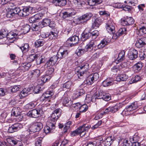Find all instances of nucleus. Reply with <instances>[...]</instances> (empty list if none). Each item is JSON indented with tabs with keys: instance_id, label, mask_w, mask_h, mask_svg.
I'll return each instance as SVG.
<instances>
[{
	"instance_id": "obj_31",
	"label": "nucleus",
	"mask_w": 146,
	"mask_h": 146,
	"mask_svg": "<svg viewBox=\"0 0 146 146\" xmlns=\"http://www.w3.org/2000/svg\"><path fill=\"white\" fill-rule=\"evenodd\" d=\"M19 32L17 31L15 33L10 32L9 33H7V35L6 36L7 38L9 39H12L14 38H15L18 35Z\"/></svg>"
},
{
	"instance_id": "obj_8",
	"label": "nucleus",
	"mask_w": 146,
	"mask_h": 146,
	"mask_svg": "<svg viewBox=\"0 0 146 146\" xmlns=\"http://www.w3.org/2000/svg\"><path fill=\"white\" fill-rule=\"evenodd\" d=\"M63 106L68 108L70 107L73 104V102L70 97H68L66 93L64 94L61 98Z\"/></svg>"
},
{
	"instance_id": "obj_58",
	"label": "nucleus",
	"mask_w": 146,
	"mask_h": 146,
	"mask_svg": "<svg viewBox=\"0 0 146 146\" xmlns=\"http://www.w3.org/2000/svg\"><path fill=\"white\" fill-rule=\"evenodd\" d=\"M91 36L93 39L96 38L100 34L99 32L97 30H94L91 32Z\"/></svg>"
},
{
	"instance_id": "obj_23",
	"label": "nucleus",
	"mask_w": 146,
	"mask_h": 146,
	"mask_svg": "<svg viewBox=\"0 0 146 146\" xmlns=\"http://www.w3.org/2000/svg\"><path fill=\"white\" fill-rule=\"evenodd\" d=\"M58 31L55 28L49 33V38L51 40L56 38L58 36Z\"/></svg>"
},
{
	"instance_id": "obj_21",
	"label": "nucleus",
	"mask_w": 146,
	"mask_h": 146,
	"mask_svg": "<svg viewBox=\"0 0 146 146\" xmlns=\"http://www.w3.org/2000/svg\"><path fill=\"white\" fill-rule=\"evenodd\" d=\"M85 91L83 88H78L74 91L73 97L74 98H76L84 94Z\"/></svg>"
},
{
	"instance_id": "obj_18",
	"label": "nucleus",
	"mask_w": 146,
	"mask_h": 146,
	"mask_svg": "<svg viewBox=\"0 0 146 146\" xmlns=\"http://www.w3.org/2000/svg\"><path fill=\"white\" fill-rule=\"evenodd\" d=\"M134 19L131 17H129L122 20L121 23L123 26H125L132 25L134 23Z\"/></svg>"
},
{
	"instance_id": "obj_5",
	"label": "nucleus",
	"mask_w": 146,
	"mask_h": 146,
	"mask_svg": "<svg viewBox=\"0 0 146 146\" xmlns=\"http://www.w3.org/2000/svg\"><path fill=\"white\" fill-rule=\"evenodd\" d=\"M47 123V125L44 128L45 133L47 134L53 132V130L56 127V122L49 119Z\"/></svg>"
},
{
	"instance_id": "obj_4",
	"label": "nucleus",
	"mask_w": 146,
	"mask_h": 146,
	"mask_svg": "<svg viewBox=\"0 0 146 146\" xmlns=\"http://www.w3.org/2000/svg\"><path fill=\"white\" fill-rule=\"evenodd\" d=\"M91 126L84 124L82 126L79 127L78 128L71 133V135L72 137L77 135L80 134V136H84L90 128Z\"/></svg>"
},
{
	"instance_id": "obj_57",
	"label": "nucleus",
	"mask_w": 146,
	"mask_h": 146,
	"mask_svg": "<svg viewBox=\"0 0 146 146\" xmlns=\"http://www.w3.org/2000/svg\"><path fill=\"white\" fill-rule=\"evenodd\" d=\"M6 16L7 17L10 18L14 17L15 16V14H14L13 13V11H12L11 9H10L7 11Z\"/></svg>"
},
{
	"instance_id": "obj_56",
	"label": "nucleus",
	"mask_w": 146,
	"mask_h": 146,
	"mask_svg": "<svg viewBox=\"0 0 146 146\" xmlns=\"http://www.w3.org/2000/svg\"><path fill=\"white\" fill-rule=\"evenodd\" d=\"M91 36V33H85L84 32L82 34V39L85 40L88 39Z\"/></svg>"
},
{
	"instance_id": "obj_63",
	"label": "nucleus",
	"mask_w": 146,
	"mask_h": 146,
	"mask_svg": "<svg viewBox=\"0 0 146 146\" xmlns=\"http://www.w3.org/2000/svg\"><path fill=\"white\" fill-rule=\"evenodd\" d=\"M42 138L40 137L36 139L35 140V146H41L42 144Z\"/></svg>"
},
{
	"instance_id": "obj_22",
	"label": "nucleus",
	"mask_w": 146,
	"mask_h": 146,
	"mask_svg": "<svg viewBox=\"0 0 146 146\" xmlns=\"http://www.w3.org/2000/svg\"><path fill=\"white\" fill-rule=\"evenodd\" d=\"M125 54V52L124 50H122L118 54V57L115 60V62L117 64L122 62L124 59Z\"/></svg>"
},
{
	"instance_id": "obj_49",
	"label": "nucleus",
	"mask_w": 146,
	"mask_h": 146,
	"mask_svg": "<svg viewBox=\"0 0 146 146\" xmlns=\"http://www.w3.org/2000/svg\"><path fill=\"white\" fill-rule=\"evenodd\" d=\"M94 96H92L91 95L87 94L86 95L85 99V102L87 103H90L91 102L94 101Z\"/></svg>"
},
{
	"instance_id": "obj_59",
	"label": "nucleus",
	"mask_w": 146,
	"mask_h": 146,
	"mask_svg": "<svg viewBox=\"0 0 146 146\" xmlns=\"http://www.w3.org/2000/svg\"><path fill=\"white\" fill-rule=\"evenodd\" d=\"M140 139L139 137L136 135H134L132 137L130 138V141L131 143L132 142H138V141H139Z\"/></svg>"
},
{
	"instance_id": "obj_1",
	"label": "nucleus",
	"mask_w": 146,
	"mask_h": 146,
	"mask_svg": "<svg viewBox=\"0 0 146 146\" xmlns=\"http://www.w3.org/2000/svg\"><path fill=\"white\" fill-rule=\"evenodd\" d=\"M110 38L105 37L102 40L100 43L97 45L96 42L93 40H91L86 45L83 46L81 49H78L77 52L78 56L82 55L86 52H91L93 50L95 51L98 48L100 49L104 47L110 42Z\"/></svg>"
},
{
	"instance_id": "obj_11",
	"label": "nucleus",
	"mask_w": 146,
	"mask_h": 146,
	"mask_svg": "<svg viewBox=\"0 0 146 146\" xmlns=\"http://www.w3.org/2000/svg\"><path fill=\"white\" fill-rule=\"evenodd\" d=\"M23 127V126L20 123H15L9 128L8 129V132L9 133H12L19 130Z\"/></svg>"
},
{
	"instance_id": "obj_60",
	"label": "nucleus",
	"mask_w": 146,
	"mask_h": 146,
	"mask_svg": "<svg viewBox=\"0 0 146 146\" xmlns=\"http://www.w3.org/2000/svg\"><path fill=\"white\" fill-rule=\"evenodd\" d=\"M11 88H12L11 90V92H15L19 90L21 88V86L20 85H15L12 87H11Z\"/></svg>"
},
{
	"instance_id": "obj_26",
	"label": "nucleus",
	"mask_w": 146,
	"mask_h": 146,
	"mask_svg": "<svg viewBox=\"0 0 146 146\" xmlns=\"http://www.w3.org/2000/svg\"><path fill=\"white\" fill-rule=\"evenodd\" d=\"M40 71L38 69H36L32 70L29 73V74L31 77L35 78H38L40 75Z\"/></svg>"
},
{
	"instance_id": "obj_62",
	"label": "nucleus",
	"mask_w": 146,
	"mask_h": 146,
	"mask_svg": "<svg viewBox=\"0 0 146 146\" xmlns=\"http://www.w3.org/2000/svg\"><path fill=\"white\" fill-rule=\"evenodd\" d=\"M50 20L47 18L44 19L42 22V24L44 26H48Z\"/></svg>"
},
{
	"instance_id": "obj_3",
	"label": "nucleus",
	"mask_w": 146,
	"mask_h": 146,
	"mask_svg": "<svg viewBox=\"0 0 146 146\" xmlns=\"http://www.w3.org/2000/svg\"><path fill=\"white\" fill-rule=\"evenodd\" d=\"M78 68H79V70L77 74L78 77L81 79H84L89 74V72L88 70L89 68V65L88 63H84Z\"/></svg>"
},
{
	"instance_id": "obj_61",
	"label": "nucleus",
	"mask_w": 146,
	"mask_h": 146,
	"mask_svg": "<svg viewBox=\"0 0 146 146\" xmlns=\"http://www.w3.org/2000/svg\"><path fill=\"white\" fill-rule=\"evenodd\" d=\"M36 104V102H31L27 104L26 106L29 109H32L35 107Z\"/></svg>"
},
{
	"instance_id": "obj_36",
	"label": "nucleus",
	"mask_w": 146,
	"mask_h": 146,
	"mask_svg": "<svg viewBox=\"0 0 146 146\" xmlns=\"http://www.w3.org/2000/svg\"><path fill=\"white\" fill-rule=\"evenodd\" d=\"M102 0H88V3L90 6H93L101 3Z\"/></svg>"
},
{
	"instance_id": "obj_51",
	"label": "nucleus",
	"mask_w": 146,
	"mask_h": 146,
	"mask_svg": "<svg viewBox=\"0 0 146 146\" xmlns=\"http://www.w3.org/2000/svg\"><path fill=\"white\" fill-rule=\"evenodd\" d=\"M11 9L15 16L18 15L20 16V14L21 13V10L19 7H15V8Z\"/></svg>"
},
{
	"instance_id": "obj_28",
	"label": "nucleus",
	"mask_w": 146,
	"mask_h": 146,
	"mask_svg": "<svg viewBox=\"0 0 146 146\" xmlns=\"http://www.w3.org/2000/svg\"><path fill=\"white\" fill-rule=\"evenodd\" d=\"M9 142L11 144H14L15 146H22L23 143L21 141L15 139H9Z\"/></svg>"
},
{
	"instance_id": "obj_46",
	"label": "nucleus",
	"mask_w": 146,
	"mask_h": 146,
	"mask_svg": "<svg viewBox=\"0 0 146 146\" xmlns=\"http://www.w3.org/2000/svg\"><path fill=\"white\" fill-rule=\"evenodd\" d=\"M20 48L21 50L23 53H25L28 51L29 48V46L27 43L25 44L23 46L20 47Z\"/></svg>"
},
{
	"instance_id": "obj_45",
	"label": "nucleus",
	"mask_w": 146,
	"mask_h": 146,
	"mask_svg": "<svg viewBox=\"0 0 146 146\" xmlns=\"http://www.w3.org/2000/svg\"><path fill=\"white\" fill-rule=\"evenodd\" d=\"M7 31L6 29H3L0 31V39H2L6 37L7 35Z\"/></svg>"
},
{
	"instance_id": "obj_17",
	"label": "nucleus",
	"mask_w": 146,
	"mask_h": 146,
	"mask_svg": "<svg viewBox=\"0 0 146 146\" xmlns=\"http://www.w3.org/2000/svg\"><path fill=\"white\" fill-rule=\"evenodd\" d=\"M32 8L30 7H26L21 10L20 14V17H25L29 15L31 12Z\"/></svg>"
},
{
	"instance_id": "obj_48",
	"label": "nucleus",
	"mask_w": 146,
	"mask_h": 146,
	"mask_svg": "<svg viewBox=\"0 0 146 146\" xmlns=\"http://www.w3.org/2000/svg\"><path fill=\"white\" fill-rule=\"evenodd\" d=\"M71 41L73 42L74 45H76L79 41L78 36H77L74 35L71 37H70Z\"/></svg>"
},
{
	"instance_id": "obj_16",
	"label": "nucleus",
	"mask_w": 146,
	"mask_h": 146,
	"mask_svg": "<svg viewBox=\"0 0 146 146\" xmlns=\"http://www.w3.org/2000/svg\"><path fill=\"white\" fill-rule=\"evenodd\" d=\"M116 139L114 135L108 137L104 140V144L106 146H110Z\"/></svg>"
},
{
	"instance_id": "obj_50",
	"label": "nucleus",
	"mask_w": 146,
	"mask_h": 146,
	"mask_svg": "<svg viewBox=\"0 0 146 146\" xmlns=\"http://www.w3.org/2000/svg\"><path fill=\"white\" fill-rule=\"evenodd\" d=\"M73 2L75 5L79 7H80L83 5L85 4V2L84 1V0H73Z\"/></svg>"
},
{
	"instance_id": "obj_35",
	"label": "nucleus",
	"mask_w": 146,
	"mask_h": 146,
	"mask_svg": "<svg viewBox=\"0 0 146 146\" xmlns=\"http://www.w3.org/2000/svg\"><path fill=\"white\" fill-rule=\"evenodd\" d=\"M113 84L112 80L107 78L104 81L102 82V85L105 87H107L112 85Z\"/></svg>"
},
{
	"instance_id": "obj_39",
	"label": "nucleus",
	"mask_w": 146,
	"mask_h": 146,
	"mask_svg": "<svg viewBox=\"0 0 146 146\" xmlns=\"http://www.w3.org/2000/svg\"><path fill=\"white\" fill-rule=\"evenodd\" d=\"M105 95V93L103 92L102 91H100L98 92V93H97L96 95L94 96V98L95 100L102 99L103 98L104 95Z\"/></svg>"
},
{
	"instance_id": "obj_2",
	"label": "nucleus",
	"mask_w": 146,
	"mask_h": 146,
	"mask_svg": "<svg viewBox=\"0 0 146 146\" xmlns=\"http://www.w3.org/2000/svg\"><path fill=\"white\" fill-rule=\"evenodd\" d=\"M68 50H65L62 52H58L56 55H54L51 57L46 63L48 66L54 65L58 60L63 58L66 57L68 54Z\"/></svg>"
},
{
	"instance_id": "obj_32",
	"label": "nucleus",
	"mask_w": 146,
	"mask_h": 146,
	"mask_svg": "<svg viewBox=\"0 0 146 146\" xmlns=\"http://www.w3.org/2000/svg\"><path fill=\"white\" fill-rule=\"evenodd\" d=\"M21 113V110L19 107H14L11 112V115L15 116H18Z\"/></svg>"
},
{
	"instance_id": "obj_25",
	"label": "nucleus",
	"mask_w": 146,
	"mask_h": 146,
	"mask_svg": "<svg viewBox=\"0 0 146 146\" xmlns=\"http://www.w3.org/2000/svg\"><path fill=\"white\" fill-rule=\"evenodd\" d=\"M102 23L101 19L97 18L92 23V28L93 29H96L98 28Z\"/></svg>"
},
{
	"instance_id": "obj_20",
	"label": "nucleus",
	"mask_w": 146,
	"mask_h": 146,
	"mask_svg": "<svg viewBox=\"0 0 146 146\" xmlns=\"http://www.w3.org/2000/svg\"><path fill=\"white\" fill-rule=\"evenodd\" d=\"M31 65L30 63H25L20 65L18 68V70L24 72L29 70Z\"/></svg>"
},
{
	"instance_id": "obj_10",
	"label": "nucleus",
	"mask_w": 146,
	"mask_h": 146,
	"mask_svg": "<svg viewBox=\"0 0 146 146\" xmlns=\"http://www.w3.org/2000/svg\"><path fill=\"white\" fill-rule=\"evenodd\" d=\"M54 94V92L53 91H47L42 95L40 98V99L43 101H48V102H50V99Z\"/></svg>"
},
{
	"instance_id": "obj_12",
	"label": "nucleus",
	"mask_w": 146,
	"mask_h": 146,
	"mask_svg": "<svg viewBox=\"0 0 146 146\" xmlns=\"http://www.w3.org/2000/svg\"><path fill=\"white\" fill-rule=\"evenodd\" d=\"M75 11L72 9H69L62 13V17L64 19L68 20V18L75 15Z\"/></svg>"
},
{
	"instance_id": "obj_15",
	"label": "nucleus",
	"mask_w": 146,
	"mask_h": 146,
	"mask_svg": "<svg viewBox=\"0 0 146 146\" xmlns=\"http://www.w3.org/2000/svg\"><path fill=\"white\" fill-rule=\"evenodd\" d=\"M138 54L137 51L134 49L130 50L128 54L129 58L132 60L135 59L137 57Z\"/></svg>"
},
{
	"instance_id": "obj_42",
	"label": "nucleus",
	"mask_w": 146,
	"mask_h": 146,
	"mask_svg": "<svg viewBox=\"0 0 146 146\" xmlns=\"http://www.w3.org/2000/svg\"><path fill=\"white\" fill-rule=\"evenodd\" d=\"M52 77V75H50L46 74L42 76L41 80L43 82L45 83L49 81Z\"/></svg>"
},
{
	"instance_id": "obj_19",
	"label": "nucleus",
	"mask_w": 146,
	"mask_h": 146,
	"mask_svg": "<svg viewBox=\"0 0 146 146\" xmlns=\"http://www.w3.org/2000/svg\"><path fill=\"white\" fill-rule=\"evenodd\" d=\"M146 44V37H142L136 41L135 43L136 47L140 48Z\"/></svg>"
},
{
	"instance_id": "obj_7",
	"label": "nucleus",
	"mask_w": 146,
	"mask_h": 146,
	"mask_svg": "<svg viewBox=\"0 0 146 146\" xmlns=\"http://www.w3.org/2000/svg\"><path fill=\"white\" fill-rule=\"evenodd\" d=\"M42 110L40 108L34 109L28 112L27 114V116L32 118H37L40 116Z\"/></svg>"
},
{
	"instance_id": "obj_41",
	"label": "nucleus",
	"mask_w": 146,
	"mask_h": 146,
	"mask_svg": "<svg viewBox=\"0 0 146 146\" xmlns=\"http://www.w3.org/2000/svg\"><path fill=\"white\" fill-rule=\"evenodd\" d=\"M30 91L29 88H24L21 92L20 96L23 98H24L27 96L28 92Z\"/></svg>"
},
{
	"instance_id": "obj_40",
	"label": "nucleus",
	"mask_w": 146,
	"mask_h": 146,
	"mask_svg": "<svg viewBox=\"0 0 146 146\" xmlns=\"http://www.w3.org/2000/svg\"><path fill=\"white\" fill-rule=\"evenodd\" d=\"M44 43V40L43 39H39L36 41L35 44L36 47L38 48L42 46Z\"/></svg>"
},
{
	"instance_id": "obj_54",
	"label": "nucleus",
	"mask_w": 146,
	"mask_h": 146,
	"mask_svg": "<svg viewBox=\"0 0 146 146\" xmlns=\"http://www.w3.org/2000/svg\"><path fill=\"white\" fill-rule=\"evenodd\" d=\"M123 104L120 103L117 104L114 106H113L114 112L117 111L119 109L123 107Z\"/></svg>"
},
{
	"instance_id": "obj_24",
	"label": "nucleus",
	"mask_w": 146,
	"mask_h": 146,
	"mask_svg": "<svg viewBox=\"0 0 146 146\" xmlns=\"http://www.w3.org/2000/svg\"><path fill=\"white\" fill-rule=\"evenodd\" d=\"M138 108L137 102H133L130 105L127 106L126 110L127 111L130 112L135 110Z\"/></svg>"
},
{
	"instance_id": "obj_55",
	"label": "nucleus",
	"mask_w": 146,
	"mask_h": 146,
	"mask_svg": "<svg viewBox=\"0 0 146 146\" xmlns=\"http://www.w3.org/2000/svg\"><path fill=\"white\" fill-rule=\"evenodd\" d=\"M31 29L30 25H24L22 29L23 31V32L24 34H26L28 33Z\"/></svg>"
},
{
	"instance_id": "obj_52",
	"label": "nucleus",
	"mask_w": 146,
	"mask_h": 146,
	"mask_svg": "<svg viewBox=\"0 0 146 146\" xmlns=\"http://www.w3.org/2000/svg\"><path fill=\"white\" fill-rule=\"evenodd\" d=\"M88 106L86 104H84L81 105L79 109L80 112H85L88 110Z\"/></svg>"
},
{
	"instance_id": "obj_6",
	"label": "nucleus",
	"mask_w": 146,
	"mask_h": 146,
	"mask_svg": "<svg viewBox=\"0 0 146 146\" xmlns=\"http://www.w3.org/2000/svg\"><path fill=\"white\" fill-rule=\"evenodd\" d=\"M43 127L42 123L37 122H34L29 127V131L34 133L39 131Z\"/></svg>"
},
{
	"instance_id": "obj_9",
	"label": "nucleus",
	"mask_w": 146,
	"mask_h": 146,
	"mask_svg": "<svg viewBox=\"0 0 146 146\" xmlns=\"http://www.w3.org/2000/svg\"><path fill=\"white\" fill-rule=\"evenodd\" d=\"M99 77V75L98 73L95 72L89 76L86 81L89 85H92L95 81L97 80Z\"/></svg>"
},
{
	"instance_id": "obj_64",
	"label": "nucleus",
	"mask_w": 146,
	"mask_h": 146,
	"mask_svg": "<svg viewBox=\"0 0 146 146\" xmlns=\"http://www.w3.org/2000/svg\"><path fill=\"white\" fill-rule=\"evenodd\" d=\"M41 88L40 87L39 85H37L36 86L34 87L33 92L37 94L39 93L41 91Z\"/></svg>"
},
{
	"instance_id": "obj_33",
	"label": "nucleus",
	"mask_w": 146,
	"mask_h": 146,
	"mask_svg": "<svg viewBox=\"0 0 146 146\" xmlns=\"http://www.w3.org/2000/svg\"><path fill=\"white\" fill-rule=\"evenodd\" d=\"M128 78V76L125 74H121L117 76L116 80L117 81H126Z\"/></svg>"
},
{
	"instance_id": "obj_27",
	"label": "nucleus",
	"mask_w": 146,
	"mask_h": 146,
	"mask_svg": "<svg viewBox=\"0 0 146 146\" xmlns=\"http://www.w3.org/2000/svg\"><path fill=\"white\" fill-rule=\"evenodd\" d=\"M66 3V0H54V4L56 6H58L60 7L65 5Z\"/></svg>"
},
{
	"instance_id": "obj_29",
	"label": "nucleus",
	"mask_w": 146,
	"mask_h": 146,
	"mask_svg": "<svg viewBox=\"0 0 146 146\" xmlns=\"http://www.w3.org/2000/svg\"><path fill=\"white\" fill-rule=\"evenodd\" d=\"M110 22V21L108 22L106 24V28L107 31L109 33L112 32L113 33L115 29V27Z\"/></svg>"
},
{
	"instance_id": "obj_44",
	"label": "nucleus",
	"mask_w": 146,
	"mask_h": 146,
	"mask_svg": "<svg viewBox=\"0 0 146 146\" xmlns=\"http://www.w3.org/2000/svg\"><path fill=\"white\" fill-rule=\"evenodd\" d=\"M126 28L125 27L120 28L116 33V35L117 37L125 34L126 33Z\"/></svg>"
},
{
	"instance_id": "obj_53",
	"label": "nucleus",
	"mask_w": 146,
	"mask_h": 146,
	"mask_svg": "<svg viewBox=\"0 0 146 146\" xmlns=\"http://www.w3.org/2000/svg\"><path fill=\"white\" fill-rule=\"evenodd\" d=\"M38 54H31L27 58V60L30 62L33 61L38 56Z\"/></svg>"
},
{
	"instance_id": "obj_43",
	"label": "nucleus",
	"mask_w": 146,
	"mask_h": 146,
	"mask_svg": "<svg viewBox=\"0 0 146 146\" xmlns=\"http://www.w3.org/2000/svg\"><path fill=\"white\" fill-rule=\"evenodd\" d=\"M141 80L140 76L139 75H136L133 76L131 80L129 81V83L132 84L134 83H136Z\"/></svg>"
},
{
	"instance_id": "obj_13",
	"label": "nucleus",
	"mask_w": 146,
	"mask_h": 146,
	"mask_svg": "<svg viewBox=\"0 0 146 146\" xmlns=\"http://www.w3.org/2000/svg\"><path fill=\"white\" fill-rule=\"evenodd\" d=\"M61 110L59 108L55 110L52 114L50 120L56 122L57 119L60 117Z\"/></svg>"
},
{
	"instance_id": "obj_37",
	"label": "nucleus",
	"mask_w": 146,
	"mask_h": 146,
	"mask_svg": "<svg viewBox=\"0 0 146 146\" xmlns=\"http://www.w3.org/2000/svg\"><path fill=\"white\" fill-rule=\"evenodd\" d=\"M139 31L143 34H146V23L143 22L140 24Z\"/></svg>"
},
{
	"instance_id": "obj_38",
	"label": "nucleus",
	"mask_w": 146,
	"mask_h": 146,
	"mask_svg": "<svg viewBox=\"0 0 146 146\" xmlns=\"http://www.w3.org/2000/svg\"><path fill=\"white\" fill-rule=\"evenodd\" d=\"M73 85V82L71 81H69L64 84L62 87L64 88H65L70 90Z\"/></svg>"
},
{
	"instance_id": "obj_47",
	"label": "nucleus",
	"mask_w": 146,
	"mask_h": 146,
	"mask_svg": "<svg viewBox=\"0 0 146 146\" xmlns=\"http://www.w3.org/2000/svg\"><path fill=\"white\" fill-rule=\"evenodd\" d=\"M103 112L105 115L111 113H114V111L113 107H109L104 111Z\"/></svg>"
},
{
	"instance_id": "obj_14",
	"label": "nucleus",
	"mask_w": 146,
	"mask_h": 146,
	"mask_svg": "<svg viewBox=\"0 0 146 146\" xmlns=\"http://www.w3.org/2000/svg\"><path fill=\"white\" fill-rule=\"evenodd\" d=\"M92 15L91 13H86L80 17L78 19V20L81 21L82 23H86V22L89 20Z\"/></svg>"
},
{
	"instance_id": "obj_34",
	"label": "nucleus",
	"mask_w": 146,
	"mask_h": 146,
	"mask_svg": "<svg viewBox=\"0 0 146 146\" xmlns=\"http://www.w3.org/2000/svg\"><path fill=\"white\" fill-rule=\"evenodd\" d=\"M38 57L36 58V62L37 65L40 64L44 62V56L38 54Z\"/></svg>"
},
{
	"instance_id": "obj_30",
	"label": "nucleus",
	"mask_w": 146,
	"mask_h": 146,
	"mask_svg": "<svg viewBox=\"0 0 146 146\" xmlns=\"http://www.w3.org/2000/svg\"><path fill=\"white\" fill-rule=\"evenodd\" d=\"M143 64L141 62H139L134 65L133 68L134 71L137 72L140 70L143 66Z\"/></svg>"
}]
</instances>
